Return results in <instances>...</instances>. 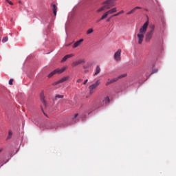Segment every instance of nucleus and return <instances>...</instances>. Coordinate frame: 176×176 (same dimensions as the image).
Segmentation results:
<instances>
[{
    "label": "nucleus",
    "instance_id": "obj_1",
    "mask_svg": "<svg viewBox=\"0 0 176 176\" xmlns=\"http://www.w3.org/2000/svg\"><path fill=\"white\" fill-rule=\"evenodd\" d=\"M148 25H149V22L146 21L139 30V32L136 34L135 40L138 45H142V42H144V38H145V34H146V30H148Z\"/></svg>",
    "mask_w": 176,
    "mask_h": 176
},
{
    "label": "nucleus",
    "instance_id": "obj_2",
    "mask_svg": "<svg viewBox=\"0 0 176 176\" xmlns=\"http://www.w3.org/2000/svg\"><path fill=\"white\" fill-rule=\"evenodd\" d=\"M149 28L150 30L146 34V42H149L152 39V36H153V33L155 32V25H150Z\"/></svg>",
    "mask_w": 176,
    "mask_h": 176
},
{
    "label": "nucleus",
    "instance_id": "obj_3",
    "mask_svg": "<svg viewBox=\"0 0 176 176\" xmlns=\"http://www.w3.org/2000/svg\"><path fill=\"white\" fill-rule=\"evenodd\" d=\"M100 84L101 82L100 81V80H98L94 84L91 85L89 87V96H92V94H94V93H96V89H97Z\"/></svg>",
    "mask_w": 176,
    "mask_h": 176
},
{
    "label": "nucleus",
    "instance_id": "obj_4",
    "mask_svg": "<svg viewBox=\"0 0 176 176\" xmlns=\"http://www.w3.org/2000/svg\"><path fill=\"white\" fill-rule=\"evenodd\" d=\"M125 76H127L126 74H122L119 76L117 78H113V79H108V81L106 82V86H109V85H112V83H115V82H118L119 79H122V78H125Z\"/></svg>",
    "mask_w": 176,
    "mask_h": 176
},
{
    "label": "nucleus",
    "instance_id": "obj_5",
    "mask_svg": "<svg viewBox=\"0 0 176 176\" xmlns=\"http://www.w3.org/2000/svg\"><path fill=\"white\" fill-rule=\"evenodd\" d=\"M65 69H67V67H63L62 69H56L48 75V78H52V76L56 75V74H63V72H64Z\"/></svg>",
    "mask_w": 176,
    "mask_h": 176
},
{
    "label": "nucleus",
    "instance_id": "obj_6",
    "mask_svg": "<svg viewBox=\"0 0 176 176\" xmlns=\"http://www.w3.org/2000/svg\"><path fill=\"white\" fill-rule=\"evenodd\" d=\"M116 1V0H106L104 2L102 3V5L108 6L109 9H111V8H113V6H115V5H116L115 3Z\"/></svg>",
    "mask_w": 176,
    "mask_h": 176
},
{
    "label": "nucleus",
    "instance_id": "obj_7",
    "mask_svg": "<svg viewBox=\"0 0 176 176\" xmlns=\"http://www.w3.org/2000/svg\"><path fill=\"white\" fill-rule=\"evenodd\" d=\"M68 79H69V76L63 77L61 79L54 82L52 85H53V86H57V85H60V83H64V82H67V80H68Z\"/></svg>",
    "mask_w": 176,
    "mask_h": 176
},
{
    "label": "nucleus",
    "instance_id": "obj_8",
    "mask_svg": "<svg viewBox=\"0 0 176 176\" xmlns=\"http://www.w3.org/2000/svg\"><path fill=\"white\" fill-rule=\"evenodd\" d=\"M122 54V50L118 49V51L114 54V60L116 61H120V56Z\"/></svg>",
    "mask_w": 176,
    "mask_h": 176
},
{
    "label": "nucleus",
    "instance_id": "obj_9",
    "mask_svg": "<svg viewBox=\"0 0 176 176\" xmlns=\"http://www.w3.org/2000/svg\"><path fill=\"white\" fill-rule=\"evenodd\" d=\"M71 57H74V54H70L65 56L60 60V63H65V61H67L68 58H71Z\"/></svg>",
    "mask_w": 176,
    "mask_h": 176
},
{
    "label": "nucleus",
    "instance_id": "obj_10",
    "mask_svg": "<svg viewBox=\"0 0 176 176\" xmlns=\"http://www.w3.org/2000/svg\"><path fill=\"white\" fill-rule=\"evenodd\" d=\"M82 42H83V38L80 39L79 41H76L72 46L74 49H76L78 46L82 45Z\"/></svg>",
    "mask_w": 176,
    "mask_h": 176
},
{
    "label": "nucleus",
    "instance_id": "obj_11",
    "mask_svg": "<svg viewBox=\"0 0 176 176\" xmlns=\"http://www.w3.org/2000/svg\"><path fill=\"white\" fill-rule=\"evenodd\" d=\"M85 63L84 60H79L75 62H73L72 67H77V65H80V64H83Z\"/></svg>",
    "mask_w": 176,
    "mask_h": 176
},
{
    "label": "nucleus",
    "instance_id": "obj_12",
    "mask_svg": "<svg viewBox=\"0 0 176 176\" xmlns=\"http://www.w3.org/2000/svg\"><path fill=\"white\" fill-rule=\"evenodd\" d=\"M109 9V7L108 6H104L102 7H101L100 8H99L98 10H97V13H100L101 12H104V10H107Z\"/></svg>",
    "mask_w": 176,
    "mask_h": 176
},
{
    "label": "nucleus",
    "instance_id": "obj_13",
    "mask_svg": "<svg viewBox=\"0 0 176 176\" xmlns=\"http://www.w3.org/2000/svg\"><path fill=\"white\" fill-rule=\"evenodd\" d=\"M138 9H142V8L141 7H135L133 9H132L131 11L128 12L126 13V14H133V13H135V10H138Z\"/></svg>",
    "mask_w": 176,
    "mask_h": 176
},
{
    "label": "nucleus",
    "instance_id": "obj_14",
    "mask_svg": "<svg viewBox=\"0 0 176 176\" xmlns=\"http://www.w3.org/2000/svg\"><path fill=\"white\" fill-rule=\"evenodd\" d=\"M51 6L52 7L54 16H57V6H56V4H51Z\"/></svg>",
    "mask_w": 176,
    "mask_h": 176
},
{
    "label": "nucleus",
    "instance_id": "obj_15",
    "mask_svg": "<svg viewBox=\"0 0 176 176\" xmlns=\"http://www.w3.org/2000/svg\"><path fill=\"white\" fill-rule=\"evenodd\" d=\"M111 100L109 99V97L107 96L106 98H104L102 100V105H105V104H108V102H110Z\"/></svg>",
    "mask_w": 176,
    "mask_h": 176
},
{
    "label": "nucleus",
    "instance_id": "obj_16",
    "mask_svg": "<svg viewBox=\"0 0 176 176\" xmlns=\"http://www.w3.org/2000/svg\"><path fill=\"white\" fill-rule=\"evenodd\" d=\"M117 11L118 10L116 9V8H113L111 10H108L107 13H109V14H112L113 13H116Z\"/></svg>",
    "mask_w": 176,
    "mask_h": 176
},
{
    "label": "nucleus",
    "instance_id": "obj_17",
    "mask_svg": "<svg viewBox=\"0 0 176 176\" xmlns=\"http://www.w3.org/2000/svg\"><path fill=\"white\" fill-rule=\"evenodd\" d=\"M108 14H109L108 13V11H107L106 12L104 13V14L101 16V18L99 19V21H100V20H104V19H107L108 17Z\"/></svg>",
    "mask_w": 176,
    "mask_h": 176
},
{
    "label": "nucleus",
    "instance_id": "obj_18",
    "mask_svg": "<svg viewBox=\"0 0 176 176\" xmlns=\"http://www.w3.org/2000/svg\"><path fill=\"white\" fill-rule=\"evenodd\" d=\"M101 72V68H100V66H96V72L94 74L95 76H97L98 74H100Z\"/></svg>",
    "mask_w": 176,
    "mask_h": 176
},
{
    "label": "nucleus",
    "instance_id": "obj_19",
    "mask_svg": "<svg viewBox=\"0 0 176 176\" xmlns=\"http://www.w3.org/2000/svg\"><path fill=\"white\" fill-rule=\"evenodd\" d=\"M41 100L43 102V104L44 105V107H46L47 103H46V100H45V96L43 95L41 96Z\"/></svg>",
    "mask_w": 176,
    "mask_h": 176
},
{
    "label": "nucleus",
    "instance_id": "obj_20",
    "mask_svg": "<svg viewBox=\"0 0 176 176\" xmlns=\"http://www.w3.org/2000/svg\"><path fill=\"white\" fill-rule=\"evenodd\" d=\"M92 65H93V62H89L86 65H84V68L85 69L90 68V67H91Z\"/></svg>",
    "mask_w": 176,
    "mask_h": 176
},
{
    "label": "nucleus",
    "instance_id": "obj_21",
    "mask_svg": "<svg viewBox=\"0 0 176 176\" xmlns=\"http://www.w3.org/2000/svg\"><path fill=\"white\" fill-rule=\"evenodd\" d=\"M12 135H13V132L12 131H8V135L7 137V140H10L12 138Z\"/></svg>",
    "mask_w": 176,
    "mask_h": 176
},
{
    "label": "nucleus",
    "instance_id": "obj_22",
    "mask_svg": "<svg viewBox=\"0 0 176 176\" xmlns=\"http://www.w3.org/2000/svg\"><path fill=\"white\" fill-rule=\"evenodd\" d=\"M123 13H124V10H121L119 12H118L117 14H115L113 15V17H116L117 16H119L120 14H123Z\"/></svg>",
    "mask_w": 176,
    "mask_h": 176
},
{
    "label": "nucleus",
    "instance_id": "obj_23",
    "mask_svg": "<svg viewBox=\"0 0 176 176\" xmlns=\"http://www.w3.org/2000/svg\"><path fill=\"white\" fill-rule=\"evenodd\" d=\"M57 98H64L63 95H56L55 96V98L54 99V101H57Z\"/></svg>",
    "mask_w": 176,
    "mask_h": 176
},
{
    "label": "nucleus",
    "instance_id": "obj_24",
    "mask_svg": "<svg viewBox=\"0 0 176 176\" xmlns=\"http://www.w3.org/2000/svg\"><path fill=\"white\" fill-rule=\"evenodd\" d=\"M94 30L93 28H90L87 31V35H90V34H93Z\"/></svg>",
    "mask_w": 176,
    "mask_h": 176
},
{
    "label": "nucleus",
    "instance_id": "obj_25",
    "mask_svg": "<svg viewBox=\"0 0 176 176\" xmlns=\"http://www.w3.org/2000/svg\"><path fill=\"white\" fill-rule=\"evenodd\" d=\"M8 36L3 37L2 39V43H5L6 42H8Z\"/></svg>",
    "mask_w": 176,
    "mask_h": 176
},
{
    "label": "nucleus",
    "instance_id": "obj_26",
    "mask_svg": "<svg viewBox=\"0 0 176 176\" xmlns=\"http://www.w3.org/2000/svg\"><path fill=\"white\" fill-rule=\"evenodd\" d=\"M158 71H159V70H158L157 69H153V71H152L151 75H153V74L157 73Z\"/></svg>",
    "mask_w": 176,
    "mask_h": 176
},
{
    "label": "nucleus",
    "instance_id": "obj_27",
    "mask_svg": "<svg viewBox=\"0 0 176 176\" xmlns=\"http://www.w3.org/2000/svg\"><path fill=\"white\" fill-rule=\"evenodd\" d=\"M6 2H8V3H9V5L13 6V3L9 0H6Z\"/></svg>",
    "mask_w": 176,
    "mask_h": 176
},
{
    "label": "nucleus",
    "instance_id": "obj_28",
    "mask_svg": "<svg viewBox=\"0 0 176 176\" xmlns=\"http://www.w3.org/2000/svg\"><path fill=\"white\" fill-rule=\"evenodd\" d=\"M9 85H13V79L9 80Z\"/></svg>",
    "mask_w": 176,
    "mask_h": 176
},
{
    "label": "nucleus",
    "instance_id": "obj_29",
    "mask_svg": "<svg viewBox=\"0 0 176 176\" xmlns=\"http://www.w3.org/2000/svg\"><path fill=\"white\" fill-rule=\"evenodd\" d=\"M87 82H89V80H85V81H84V82H83V85H86V83H87Z\"/></svg>",
    "mask_w": 176,
    "mask_h": 176
},
{
    "label": "nucleus",
    "instance_id": "obj_30",
    "mask_svg": "<svg viewBox=\"0 0 176 176\" xmlns=\"http://www.w3.org/2000/svg\"><path fill=\"white\" fill-rule=\"evenodd\" d=\"M80 82H82V79L77 80V83H80Z\"/></svg>",
    "mask_w": 176,
    "mask_h": 176
},
{
    "label": "nucleus",
    "instance_id": "obj_31",
    "mask_svg": "<svg viewBox=\"0 0 176 176\" xmlns=\"http://www.w3.org/2000/svg\"><path fill=\"white\" fill-rule=\"evenodd\" d=\"M76 118H78V113H76V114L74 115V119H75Z\"/></svg>",
    "mask_w": 176,
    "mask_h": 176
},
{
    "label": "nucleus",
    "instance_id": "obj_32",
    "mask_svg": "<svg viewBox=\"0 0 176 176\" xmlns=\"http://www.w3.org/2000/svg\"><path fill=\"white\" fill-rule=\"evenodd\" d=\"M107 21H111V17L109 18V19L107 20Z\"/></svg>",
    "mask_w": 176,
    "mask_h": 176
},
{
    "label": "nucleus",
    "instance_id": "obj_33",
    "mask_svg": "<svg viewBox=\"0 0 176 176\" xmlns=\"http://www.w3.org/2000/svg\"><path fill=\"white\" fill-rule=\"evenodd\" d=\"M2 151H3V148H0V153L2 152Z\"/></svg>",
    "mask_w": 176,
    "mask_h": 176
},
{
    "label": "nucleus",
    "instance_id": "obj_34",
    "mask_svg": "<svg viewBox=\"0 0 176 176\" xmlns=\"http://www.w3.org/2000/svg\"><path fill=\"white\" fill-rule=\"evenodd\" d=\"M43 113H44V115H45V116H47L45 114V112H43Z\"/></svg>",
    "mask_w": 176,
    "mask_h": 176
}]
</instances>
